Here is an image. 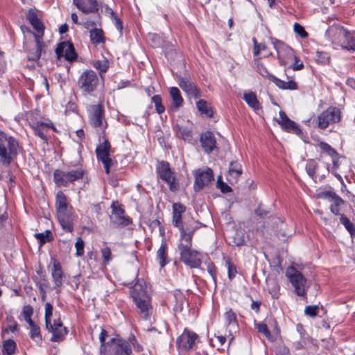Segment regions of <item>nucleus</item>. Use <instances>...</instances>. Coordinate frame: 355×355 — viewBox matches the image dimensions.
I'll return each mask as SVG.
<instances>
[{"instance_id":"42","label":"nucleus","mask_w":355,"mask_h":355,"mask_svg":"<svg viewBox=\"0 0 355 355\" xmlns=\"http://www.w3.org/2000/svg\"><path fill=\"white\" fill-rule=\"evenodd\" d=\"M340 221L352 236L355 235V226L347 216L344 214H340Z\"/></svg>"},{"instance_id":"39","label":"nucleus","mask_w":355,"mask_h":355,"mask_svg":"<svg viewBox=\"0 0 355 355\" xmlns=\"http://www.w3.org/2000/svg\"><path fill=\"white\" fill-rule=\"evenodd\" d=\"M223 259L227 267L228 278L230 280H232L237 273L236 267L234 263H232L230 257L223 255Z\"/></svg>"},{"instance_id":"32","label":"nucleus","mask_w":355,"mask_h":355,"mask_svg":"<svg viewBox=\"0 0 355 355\" xmlns=\"http://www.w3.org/2000/svg\"><path fill=\"white\" fill-rule=\"evenodd\" d=\"M242 174L241 165L237 161H232L230 164L229 176L230 181H236L237 178Z\"/></svg>"},{"instance_id":"11","label":"nucleus","mask_w":355,"mask_h":355,"mask_svg":"<svg viewBox=\"0 0 355 355\" xmlns=\"http://www.w3.org/2000/svg\"><path fill=\"white\" fill-rule=\"evenodd\" d=\"M340 120V111L336 107L331 106L322 112L317 118L318 127L320 129L327 128L331 123Z\"/></svg>"},{"instance_id":"57","label":"nucleus","mask_w":355,"mask_h":355,"mask_svg":"<svg viewBox=\"0 0 355 355\" xmlns=\"http://www.w3.org/2000/svg\"><path fill=\"white\" fill-rule=\"evenodd\" d=\"M318 196L321 198L327 199L329 201L331 202L333 199L336 198L338 196L333 191H327L320 193Z\"/></svg>"},{"instance_id":"41","label":"nucleus","mask_w":355,"mask_h":355,"mask_svg":"<svg viewBox=\"0 0 355 355\" xmlns=\"http://www.w3.org/2000/svg\"><path fill=\"white\" fill-rule=\"evenodd\" d=\"M16 349V343L12 340H7L3 342L2 352L4 355H12Z\"/></svg>"},{"instance_id":"51","label":"nucleus","mask_w":355,"mask_h":355,"mask_svg":"<svg viewBox=\"0 0 355 355\" xmlns=\"http://www.w3.org/2000/svg\"><path fill=\"white\" fill-rule=\"evenodd\" d=\"M36 239L39 241L40 245H42L47 241L51 240V232L49 230H46L42 233L35 234Z\"/></svg>"},{"instance_id":"52","label":"nucleus","mask_w":355,"mask_h":355,"mask_svg":"<svg viewBox=\"0 0 355 355\" xmlns=\"http://www.w3.org/2000/svg\"><path fill=\"white\" fill-rule=\"evenodd\" d=\"M319 146L322 151L328 153V155H330L331 157H337V152L334 148H332L331 146L329 145L327 143L322 141L319 144Z\"/></svg>"},{"instance_id":"31","label":"nucleus","mask_w":355,"mask_h":355,"mask_svg":"<svg viewBox=\"0 0 355 355\" xmlns=\"http://www.w3.org/2000/svg\"><path fill=\"white\" fill-rule=\"evenodd\" d=\"M271 81L277 87H279L281 89H284V90H286V89H288V90H296V89H297V85L293 80L285 81V80H281V79L274 76Z\"/></svg>"},{"instance_id":"60","label":"nucleus","mask_w":355,"mask_h":355,"mask_svg":"<svg viewBox=\"0 0 355 355\" xmlns=\"http://www.w3.org/2000/svg\"><path fill=\"white\" fill-rule=\"evenodd\" d=\"M35 282L39 291L46 290L49 286L48 280L46 278H43L40 280L36 278Z\"/></svg>"},{"instance_id":"16","label":"nucleus","mask_w":355,"mask_h":355,"mask_svg":"<svg viewBox=\"0 0 355 355\" xmlns=\"http://www.w3.org/2000/svg\"><path fill=\"white\" fill-rule=\"evenodd\" d=\"M55 53L58 58L64 57L67 61L73 62L77 58L73 44L70 42H62L55 49Z\"/></svg>"},{"instance_id":"61","label":"nucleus","mask_w":355,"mask_h":355,"mask_svg":"<svg viewBox=\"0 0 355 355\" xmlns=\"http://www.w3.org/2000/svg\"><path fill=\"white\" fill-rule=\"evenodd\" d=\"M218 187L220 189L222 193H229L232 191V189L226 183L223 182L220 178H218L217 182Z\"/></svg>"},{"instance_id":"63","label":"nucleus","mask_w":355,"mask_h":355,"mask_svg":"<svg viewBox=\"0 0 355 355\" xmlns=\"http://www.w3.org/2000/svg\"><path fill=\"white\" fill-rule=\"evenodd\" d=\"M207 272L211 275L214 282L216 281V269L214 263H210L207 266Z\"/></svg>"},{"instance_id":"14","label":"nucleus","mask_w":355,"mask_h":355,"mask_svg":"<svg viewBox=\"0 0 355 355\" xmlns=\"http://www.w3.org/2000/svg\"><path fill=\"white\" fill-rule=\"evenodd\" d=\"M110 144L107 139H105L96 149L97 158L103 164L107 174L110 173V168L113 164L110 157Z\"/></svg>"},{"instance_id":"36","label":"nucleus","mask_w":355,"mask_h":355,"mask_svg":"<svg viewBox=\"0 0 355 355\" xmlns=\"http://www.w3.org/2000/svg\"><path fill=\"white\" fill-rule=\"evenodd\" d=\"M196 107L202 115H205L208 117L213 116V110L206 101L203 99L199 100L196 103Z\"/></svg>"},{"instance_id":"1","label":"nucleus","mask_w":355,"mask_h":355,"mask_svg":"<svg viewBox=\"0 0 355 355\" xmlns=\"http://www.w3.org/2000/svg\"><path fill=\"white\" fill-rule=\"evenodd\" d=\"M144 280H137L131 288L130 294L140 317L148 320L153 313L150 296L144 286Z\"/></svg>"},{"instance_id":"12","label":"nucleus","mask_w":355,"mask_h":355,"mask_svg":"<svg viewBox=\"0 0 355 355\" xmlns=\"http://www.w3.org/2000/svg\"><path fill=\"white\" fill-rule=\"evenodd\" d=\"M272 45L274 46V48L277 51L278 58L281 60L282 57L283 52H285L287 53L288 56L293 57L295 58V63L292 64L291 66V68L293 69L294 71H298L301 70L304 68V64L302 62H300L299 58L294 55L293 50L290 48L289 46H286L284 43L281 42L280 40L275 39V38H271L270 39Z\"/></svg>"},{"instance_id":"24","label":"nucleus","mask_w":355,"mask_h":355,"mask_svg":"<svg viewBox=\"0 0 355 355\" xmlns=\"http://www.w3.org/2000/svg\"><path fill=\"white\" fill-rule=\"evenodd\" d=\"M200 144L207 153H210L216 148L215 137L214 134L209 131L205 132L201 135Z\"/></svg>"},{"instance_id":"48","label":"nucleus","mask_w":355,"mask_h":355,"mask_svg":"<svg viewBox=\"0 0 355 355\" xmlns=\"http://www.w3.org/2000/svg\"><path fill=\"white\" fill-rule=\"evenodd\" d=\"M152 102L155 104V110L158 114H162L165 107L162 105V99L160 95H155L152 97Z\"/></svg>"},{"instance_id":"46","label":"nucleus","mask_w":355,"mask_h":355,"mask_svg":"<svg viewBox=\"0 0 355 355\" xmlns=\"http://www.w3.org/2000/svg\"><path fill=\"white\" fill-rule=\"evenodd\" d=\"M256 64L257 70L260 75L263 77L267 78L269 80L271 81L275 76L269 73L266 67L259 61V60H256Z\"/></svg>"},{"instance_id":"45","label":"nucleus","mask_w":355,"mask_h":355,"mask_svg":"<svg viewBox=\"0 0 355 355\" xmlns=\"http://www.w3.org/2000/svg\"><path fill=\"white\" fill-rule=\"evenodd\" d=\"M53 305L50 302H46L45 304V314H44L46 327H51V318L53 315Z\"/></svg>"},{"instance_id":"54","label":"nucleus","mask_w":355,"mask_h":355,"mask_svg":"<svg viewBox=\"0 0 355 355\" xmlns=\"http://www.w3.org/2000/svg\"><path fill=\"white\" fill-rule=\"evenodd\" d=\"M269 293L271 294L272 298H274V299L279 298V297L280 295L279 286L277 282H272V286L269 288Z\"/></svg>"},{"instance_id":"44","label":"nucleus","mask_w":355,"mask_h":355,"mask_svg":"<svg viewBox=\"0 0 355 355\" xmlns=\"http://www.w3.org/2000/svg\"><path fill=\"white\" fill-rule=\"evenodd\" d=\"M30 329V336L31 339L36 343H41L42 340V337L40 333V327L37 324H35L31 327Z\"/></svg>"},{"instance_id":"25","label":"nucleus","mask_w":355,"mask_h":355,"mask_svg":"<svg viewBox=\"0 0 355 355\" xmlns=\"http://www.w3.org/2000/svg\"><path fill=\"white\" fill-rule=\"evenodd\" d=\"M186 210L185 206L181 203L176 202L173 205V225L179 230L186 229L182 221V214Z\"/></svg>"},{"instance_id":"28","label":"nucleus","mask_w":355,"mask_h":355,"mask_svg":"<svg viewBox=\"0 0 355 355\" xmlns=\"http://www.w3.org/2000/svg\"><path fill=\"white\" fill-rule=\"evenodd\" d=\"M52 278L55 285V288H60L62 286L64 273L60 263L54 260L52 268Z\"/></svg>"},{"instance_id":"49","label":"nucleus","mask_w":355,"mask_h":355,"mask_svg":"<svg viewBox=\"0 0 355 355\" xmlns=\"http://www.w3.org/2000/svg\"><path fill=\"white\" fill-rule=\"evenodd\" d=\"M316 61L321 64H329L330 62V55L327 52L317 51Z\"/></svg>"},{"instance_id":"21","label":"nucleus","mask_w":355,"mask_h":355,"mask_svg":"<svg viewBox=\"0 0 355 355\" xmlns=\"http://www.w3.org/2000/svg\"><path fill=\"white\" fill-rule=\"evenodd\" d=\"M89 120L90 124L94 127H101L103 125L104 116V109L101 104L92 105L89 106Z\"/></svg>"},{"instance_id":"2","label":"nucleus","mask_w":355,"mask_h":355,"mask_svg":"<svg viewBox=\"0 0 355 355\" xmlns=\"http://www.w3.org/2000/svg\"><path fill=\"white\" fill-rule=\"evenodd\" d=\"M325 37L334 44L348 51H355V40L352 35L339 24H333L325 32Z\"/></svg>"},{"instance_id":"35","label":"nucleus","mask_w":355,"mask_h":355,"mask_svg":"<svg viewBox=\"0 0 355 355\" xmlns=\"http://www.w3.org/2000/svg\"><path fill=\"white\" fill-rule=\"evenodd\" d=\"M243 99L246 103L253 110H258L261 109L260 103H259L257 95L255 93L250 92L244 93Z\"/></svg>"},{"instance_id":"29","label":"nucleus","mask_w":355,"mask_h":355,"mask_svg":"<svg viewBox=\"0 0 355 355\" xmlns=\"http://www.w3.org/2000/svg\"><path fill=\"white\" fill-rule=\"evenodd\" d=\"M27 19L29 21L30 24L33 26L34 29L37 32V34L34 33V35H42V38L44 35V27L40 19L37 17V14L32 10H29L27 14Z\"/></svg>"},{"instance_id":"37","label":"nucleus","mask_w":355,"mask_h":355,"mask_svg":"<svg viewBox=\"0 0 355 355\" xmlns=\"http://www.w3.org/2000/svg\"><path fill=\"white\" fill-rule=\"evenodd\" d=\"M90 40L94 44L104 43L103 31L100 28H94L90 31Z\"/></svg>"},{"instance_id":"27","label":"nucleus","mask_w":355,"mask_h":355,"mask_svg":"<svg viewBox=\"0 0 355 355\" xmlns=\"http://www.w3.org/2000/svg\"><path fill=\"white\" fill-rule=\"evenodd\" d=\"M35 40L36 42V49L35 51H30L28 53V60L36 62L37 61L42 55V51L45 46L42 35H35Z\"/></svg>"},{"instance_id":"15","label":"nucleus","mask_w":355,"mask_h":355,"mask_svg":"<svg viewBox=\"0 0 355 355\" xmlns=\"http://www.w3.org/2000/svg\"><path fill=\"white\" fill-rule=\"evenodd\" d=\"M180 259L191 268H199L202 263V254L196 250L189 249L180 252Z\"/></svg>"},{"instance_id":"58","label":"nucleus","mask_w":355,"mask_h":355,"mask_svg":"<svg viewBox=\"0 0 355 355\" xmlns=\"http://www.w3.org/2000/svg\"><path fill=\"white\" fill-rule=\"evenodd\" d=\"M257 328L259 332L263 334L266 336V337L268 338V339L270 338L271 334L266 324L259 323L257 324Z\"/></svg>"},{"instance_id":"6","label":"nucleus","mask_w":355,"mask_h":355,"mask_svg":"<svg viewBox=\"0 0 355 355\" xmlns=\"http://www.w3.org/2000/svg\"><path fill=\"white\" fill-rule=\"evenodd\" d=\"M86 173L83 167L64 171L56 169L53 171V182L58 187H67L70 184L82 180Z\"/></svg>"},{"instance_id":"40","label":"nucleus","mask_w":355,"mask_h":355,"mask_svg":"<svg viewBox=\"0 0 355 355\" xmlns=\"http://www.w3.org/2000/svg\"><path fill=\"white\" fill-rule=\"evenodd\" d=\"M93 67L99 71L100 76L102 77L109 68V62L107 59L103 60H95L92 64Z\"/></svg>"},{"instance_id":"53","label":"nucleus","mask_w":355,"mask_h":355,"mask_svg":"<svg viewBox=\"0 0 355 355\" xmlns=\"http://www.w3.org/2000/svg\"><path fill=\"white\" fill-rule=\"evenodd\" d=\"M84 241L81 237H78L75 243V248L76 249V256L81 257L84 254Z\"/></svg>"},{"instance_id":"55","label":"nucleus","mask_w":355,"mask_h":355,"mask_svg":"<svg viewBox=\"0 0 355 355\" xmlns=\"http://www.w3.org/2000/svg\"><path fill=\"white\" fill-rule=\"evenodd\" d=\"M101 254L105 263H108L112 260L111 250L108 247H105L101 250Z\"/></svg>"},{"instance_id":"23","label":"nucleus","mask_w":355,"mask_h":355,"mask_svg":"<svg viewBox=\"0 0 355 355\" xmlns=\"http://www.w3.org/2000/svg\"><path fill=\"white\" fill-rule=\"evenodd\" d=\"M73 3L85 14L96 13L99 10L97 0H73Z\"/></svg>"},{"instance_id":"56","label":"nucleus","mask_w":355,"mask_h":355,"mask_svg":"<svg viewBox=\"0 0 355 355\" xmlns=\"http://www.w3.org/2000/svg\"><path fill=\"white\" fill-rule=\"evenodd\" d=\"M318 311V306L316 305L307 306L305 307L304 313L311 318H314L317 315Z\"/></svg>"},{"instance_id":"19","label":"nucleus","mask_w":355,"mask_h":355,"mask_svg":"<svg viewBox=\"0 0 355 355\" xmlns=\"http://www.w3.org/2000/svg\"><path fill=\"white\" fill-rule=\"evenodd\" d=\"M198 337L196 333L188 330L187 328L184 329L183 333L177 339L178 347L184 350L191 349Z\"/></svg>"},{"instance_id":"43","label":"nucleus","mask_w":355,"mask_h":355,"mask_svg":"<svg viewBox=\"0 0 355 355\" xmlns=\"http://www.w3.org/2000/svg\"><path fill=\"white\" fill-rule=\"evenodd\" d=\"M331 204L330 205L331 211L335 215H340V206L344 204V200L338 196L336 198L333 199L331 202Z\"/></svg>"},{"instance_id":"30","label":"nucleus","mask_w":355,"mask_h":355,"mask_svg":"<svg viewBox=\"0 0 355 355\" xmlns=\"http://www.w3.org/2000/svg\"><path fill=\"white\" fill-rule=\"evenodd\" d=\"M170 96L172 99V109L178 110L183 104V98L178 87H172L169 89Z\"/></svg>"},{"instance_id":"26","label":"nucleus","mask_w":355,"mask_h":355,"mask_svg":"<svg viewBox=\"0 0 355 355\" xmlns=\"http://www.w3.org/2000/svg\"><path fill=\"white\" fill-rule=\"evenodd\" d=\"M33 128L35 132V135L39 137L44 142L47 143L48 138L46 135V132L49 128L55 130V127L53 123H47L42 121H37L33 124Z\"/></svg>"},{"instance_id":"18","label":"nucleus","mask_w":355,"mask_h":355,"mask_svg":"<svg viewBox=\"0 0 355 355\" xmlns=\"http://www.w3.org/2000/svg\"><path fill=\"white\" fill-rule=\"evenodd\" d=\"M277 123L284 130L289 133H293L298 136L302 135V131L300 126L295 122L291 120L283 111L279 112V119H277Z\"/></svg>"},{"instance_id":"22","label":"nucleus","mask_w":355,"mask_h":355,"mask_svg":"<svg viewBox=\"0 0 355 355\" xmlns=\"http://www.w3.org/2000/svg\"><path fill=\"white\" fill-rule=\"evenodd\" d=\"M178 85L189 96L194 98L200 97V92L189 78L178 77Z\"/></svg>"},{"instance_id":"10","label":"nucleus","mask_w":355,"mask_h":355,"mask_svg":"<svg viewBox=\"0 0 355 355\" xmlns=\"http://www.w3.org/2000/svg\"><path fill=\"white\" fill-rule=\"evenodd\" d=\"M156 171L158 177L168 185L170 191L175 192L179 189V183L168 162H159Z\"/></svg>"},{"instance_id":"38","label":"nucleus","mask_w":355,"mask_h":355,"mask_svg":"<svg viewBox=\"0 0 355 355\" xmlns=\"http://www.w3.org/2000/svg\"><path fill=\"white\" fill-rule=\"evenodd\" d=\"M225 322L228 327L236 329L238 327V322L236 314L232 309H229L225 313Z\"/></svg>"},{"instance_id":"9","label":"nucleus","mask_w":355,"mask_h":355,"mask_svg":"<svg viewBox=\"0 0 355 355\" xmlns=\"http://www.w3.org/2000/svg\"><path fill=\"white\" fill-rule=\"evenodd\" d=\"M111 209L110 223L112 227L121 228L132 223V219L125 214V210L117 202H113Z\"/></svg>"},{"instance_id":"62","label":"nucleus","mask_w":355,"mask_h":355,"mask_svg":"<svg viewBox=\"0 0 355 355\" xmlns=\"http://www.w3.org/2000/svg\"><path fill=\"white\" fill-rule=\"evenodd\" d=\"M107 336H108L107 331L105 329H102L101 332L99 335V340L101 343L100 348H103V347L106 346L107 342H105V339L107 337Z\"/></svg>"},{"instance_id":"59","label":"nucleus","mask_w":355,"mask_h":355,"mask_svg":"<svg viewBox=\"0 0 355 355\" xmlns=\"http://www.w3.org/2000/svg\"><path fill=\"white\" fill-rule=\"evenodd\" d=\"M293 28H294V31L297 35H299L301 37L304 38L308 36V33L304 30V27L302 25H300V24L295 23Z\"/></svg>"},{"instance_id":"64","label":"nucleus","mask_w":355,"mask_h":355,"mask_svg":"<svg viewBox=\"0 0 355 355\" xmlns=\"http://www.w3.org/2000/svg\"><path fill=\"white\" fill-rule=\"evenodd\" d=\"M112 21L114 24L116 28L120 32L121 34H122L123 26V22L121 20V19L119 17H117L116 18L112 19Z\"/></svg>"},{"instance_id":"5","label":"nucleus","mask_w":355,"mask_h":355,"mask_svg":"<svg viewBox=\"0 0 355 355\" xmlns=\"http://www.w3.org/2000/svg\"><path fill=\"white\" fill-rule=\"evenodd\" d=\"M55 207L59 223L64 230L72 232L73 230V216L68 208L67 196L60 191L55 197Z\"/></svg>"},{"instance_id":"13","label":"nucleus","mask_w":355,"mask_h":355,"mask_svg":"<svg viewBox=\"0 0 355 355\" xmlns=\"http://www.w3.org/2000/svg\"><path fill=\"white\" fill-rule=\"evenodd\" d=\"M195 181L193 189L196 191H201L205 185H207L214 180L213 171L207 168L206 170L198 169L194 173Z\"/></svg>"},{"instance_id":"17","label":"nucleus","mask_w":355,"mask_h":355,"mask_svg":"<svg viewBox=\"0 0 355 355\" xmlns=\"http://www.w3.org/2000/svg\"><path fill=\"white\" fill-rule=\"evenodd\" d=\"M49 331L52 333L51 341L52 342H61L68 334L67 329L63 325L62 321L55 320L53 323H51V327H46Z\"/></svg>"},{"instance_id":"20","label":"nucleus","mask_w":355,"mask_h":355,"mask_svg":"<svg viewBox=\"0 0 355 355\" xmlns=\"http://www.w3.org/2000/svg\"><path fill=\"white\" fill-rule=\"evenodd\" d=\"M197 228V227H189L186 226V229L180 230V241L178 245L180 252L191 249L193 234Z\"/></svg>"},{"instance_id":"34","label":"nucleus","mask_w":355,"mask_h":355,"mask_svg":"<svg viewBox=\"0 0 355 355\" xmlns=\"http://www.w3.org/2000/svg\"><path fill=\"white\" fill-rule=\"evenodd\" d=\"M175 134L177 137L185 141L191 142L192 141L191 131L189 128L177 125L175 126Z\"/></svg>"},{"instance_id":"33","label":"nucleus","mask_w":355,"mask_h":355,"mask_svg":"<svg viewBox=\"0 0 355 355\" xmlns=\"http://www.w3.org/2000/svg\"><path fill=\"white\" fill-rule=\"evenodd\" d=\"M166 248V243L164 240H162V243L157 251V259L161 268H164L168 263Z\"/></svg>"},{"instance_id":"47","label":"nucleus","mask_w":355,"mask_h":355,"mask_svg":"<svg viewBox=\"0 0 355 355\" xmlns=\"http://www.w3.org/2000/svg\"><path fill=\"white\" fill-rule=\"evenodd\" d=\"M318 168V163L315 159H309L306 165V171L308 175L311 178H314L315 171Z\"/></svg>"},{"instance_id":"3","label":"nucleus","mask_w":355,"mask_h":355,"mask_svg":"<svg viewBox=\"0 0 355 355\" xmlns=\"http://www.w3.org/2000/svg\"><path fill=\"white\" fill-rule=\"evenodd\" d=\"M19 142L13 137L0 130V163L9 166L18 155Z\"/></svg>"},{"instance_id":"4","label":"nucleus","mask_w":355,"mask_h":355,"mask_svg":"<svg viewBox=\"0 0 355 355\" xmlns=\"http://www.w3.org/2000/svg\"><path fill=\"white\" fill-rule=\"evenodd\" d=\"M135 336L129 337L128 340L122 338H112L107 342L106 346L100 348V355H130L132 345H135Z\"/></svg>"},{"instance_id":"50","label":"nucleus","mask_w":355,"mask_h":355,"mask_svg":"<svg viewBox=\"0 0 355 355\" xmlns=\"http://www.w3.org/2000/svg\"><path fill=\"white\" fill-rule=\"evenodd\" d=\"M173 295L176 302V308L181 311L182 309L183 303L185 300L183 293L180 291L176 290L173 292Z\"/></svg>"},{"instance_id":"7","label":"nucleus","mask_w":355,"mask_h":355,"mask_svg":"<svg viewBox=\"0 0 355 355\" xmlns=\"http://www.w3.org/2000/svg\"><path fill=\"white\" fill-rule=\"evenodd\" d=\"M99 84L97 73L92 69H87L79 76L77 85L84 94H92Z\"/></svg>"},{"instance_id":"8","label":"nucleus","mask_w":355,"mask_h":355,"mask_svg":"<svg viewBox=\"0 0 355 355\" xmlns=\"http://www.w3.org/2000/svg\"><path fill=\"white\" fill-rule=\"evenodd\" d=\"M286 275L295 288V292L298 296L304 297L306 295V279L295 268L289 267Z\"/></svg>"}]
</instances>
